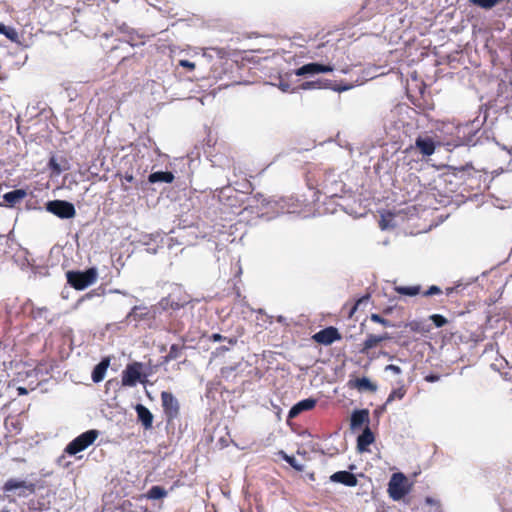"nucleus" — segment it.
<instances>
[{
    "mask_svg": "<svg viewBox=\"0 0 512 512\" xmlns=\"http://www.w3.org/2000/svg\"><path fill=\"white\" fill-rule=\"evenodd\" d=\"M67 282L76 290H84L97 280V270L89 268L83 272L69 271L66 274Z\"/></svg>",
    "mask_w": 512,
    "mask_h": 512,
    "instance_id": "obj_1",
    "label": "nucleus"
},
{
    "mask_svg": "<svg viewBox=\"0 0 512 512\" xmlns=\"http://www.w3.org/2000/svg\"><path fill=\"white\" fill-rule=\"evenodd\" d=\"M99 434V431L96 429H91L80 434L66 446L65 453L68 455H76L85 450L96 441Z\"/></svg>",
    "mask_w": 512,
    "mask_h": 512,
    "instance_id": "obj_2",
    "label": "nucleus"
},
{
    "mask_svg": "<svg viewBox=\"0 0 512 512\" xmlns=\"http://www.w3.org/2000/svg\"><path fill=\"white\" fill-rule=\"evenodd\" d=\"M143 363L133 362L128 364L122 372L121 382L123 386L134 387L137 382L145 383L147 375L142 374Z\"/></svg>",
    "mask_w": 512,
    "mask_h": 512,
    "instance_id": "obj_3",
    "label": "nucleus"
},
{
    "mask_svg": "<svg viewBox=\"0 0 512 512\" xmlns=\"http://www.w3.org/2000/svg\"><path fill=\"white\" fill-rule=\"evenodd\" d=\"M388 494L394 501L401 500L408 492L407 478L402 473H394L388 483Z\"/></svg>",
    "mask_w": 512,
    "mask_h": 512,
    "instance_id": "obj_4",
    "label": "nucleus"
},
{
    "mask_svg": "<svg viewBox=\"0 0 512 512\" xmlns=\"http://www.w3.org/2000/svg\"><path fill=\"white\" fill-rule=\"evenodd\" d=\"M46 210L61 219H70L76 215L74 205L65 200H52L47 202Z\"/></svg>",
    "mask_w": 512,
    "mask_h": 512,
    "instance_id": "obj_5",
    "label": "nucleus"
},
{
    "mask_svg": "<svg viewBox=\"0 0 512 512\" xmlns=\"http://www.w3.org/2000/svg\"><path fill=\"white\" fill-rule=\"evenodd\" d=\"M499 487L501 489L499 494V502L503 505L512 502V469L507 468L499 477Z\"/></svg>",
    "mask_w": 512,
    "mask_h": 512,
    "instance_id": "obj_6",
    "label": "nucleus"
},
{
    "mask_svg": "<svg viewBox=\"0 0 512 512\" xmlns=\"http://www.w3.org/2000/svg\"><path fill=\"white\" fill-rule=\"evenodd\" d=\"M161 401L164 413L168 421H171L179 415V403L172 393L163 391L161 393Z\"/></svg>",
    "mask_w": 512,
    "mask_h": 512,
    "instance_id": "obj_7",
    "label": "nucleus"
},
{
    "mask_svg": "<svg viewBox=\"0 0 512 512\" xmlns=\"http://www.w3.org/2000/svg\"><path fill=\"white\" fill-rule=\"evenodd\" d=\"M16 489L20 490L18 496L26 497L28 494H33L35 492V484L11 478L8 479L3 486L4 492H10Z\"/></svg>",
    "mask_w": 512,
    "mask_h": 512,
    "instance_id": "obj_8",
    "label": "nucleus"
},
{
    "mask_svg": "<svg viewBox=\"0 0 512 512\" xmlns=\"http://www.w3.org/2000/svg\"><path fill=\"white\" fill-rule=\"evenodd\" d=\"M312 339L318 344L327 346L331 345L335 341L341 340L342 336L337 328L329 326L315 333L312 336Z\"/></svg>",
    "mask_w": 512,
    "mask_h": 512,
    "instance_id": "obj_9",
    "label": "nucleus"
},
{
    "mask_svg": "<svg viewBox=\"0 0 512 512\" xmlns=\"http://www.w3.org/2000/svg\"><path fill=\"white\" fill-rule=\"evenodd\" d=\"M392 337L388 332L382 334L369 333L361 344L360 353L368 355L370 350L380 345L382 342L390 340Z\"/></svg>",
    "mask_w": 512,
    "mask_h": 512,
    "instance_id": "obj_10",
    "label": "nucleus"
},
{
    "mask_svg": "<svg viewBox=\"0 0 512 512\" xmlns=\"http://www.w3.org/2000/svg\"><path fill=\"white\" fill-rule=\"evenodd\" d=\"M334 70L332 65H324L320 63H308L295 71L297 76H304L307 74H319V73H327L332 72Z\"/></svg>",
    "mask_w": 512,
    "mask_h": 512,
    "instance_id": "obj_11",
    "label": "nucleus"
},
{
    "mask_svg": "<svg viewBox=\"0 0 512 512\" xmlns=\"http://www.w3.org/2000/svg\"><path fill=\"white\" fill-rule=\"evenodd\" d=\"M347 386L350 389H357L359 392L368 391L374 393L377 390V385L371 382L367 377L350 379L347 382Z\"/></svg>",
    "mask_w": 512,
    "mask_h": 512,
    "instance_id": "obj_12",
    "label": "nucleus"
},
{
    "mask_svg": "<svg viewBox=\"0 0 512 512\" xmlns=\"http://www.w3.org/2000/svg\"><path fill=\"white\" fill-rule=\"evenodd\" d=\"M316 404L317 400L314 398H307L299 401L289 410L288 419L296 418L302 412L314 409Z\"/></svg>",
    "mask_w": 512,
    "mask_h": 512,
    "instance_id": "obj_13",
    "label": "nucleus"
},
{
    "mask_svg": "<svg viewBox=\"0 0 512 512\" xmlns=\"http://www.w3.org/2000/svg\"><path fill=\"white\" fill-rule=\"evenodd\" d=\"M332 482L341 483L348 487H354L358 484L357 477L349 471H337L330 476Z\"/></svg>",
    "mask_w": 512,
    "mask_h": 512,
    "instance_id": "obj_14",
    "label": "nucleus"
},
{
    "mask_svg": "<svg viewBox=\"0 0 512 512\" xmlns=\"http://www.w3.org/2000/svg\"><path fill=\"white\" fill-rule=\"evenodd\" d=\"M370 421L368 409H359L353 411L350 420L351 429H359L363 425L368 426Z\"/></svg>",
    "mask_w": 512,
    "mask_h": 512,
    "instance_id": "obj_15",
    "label": "nucleus"
},
{
    "mask_svg": "<svg viewBox=\"0 0 512 512\" xmlns=\"http://www.w3.org/2000/svg\"><path fill=\"white\" fill-rule=\"evenodd\" d=\"M415 147L423 156H431L435 152V142L430 137L418 136L415 140Z\"/></svg>",
    "mask_w": 512,
    "mask_h": 512,
    "instance_id": "obj_16",
    "label": "nucleus"
},
{
    "mask_svg": "<svg viewBox=\"0 0 512 512\" xmlns=\"http://www.w3.org/2000/svg\"><path fill=\"white\" fill-rule=\"evenodd\" d=\"M137 418L141 422L142 426L149 430L153 426V414L150 410L142 404H137L135 407Z\"/></svg>",
    "mask_w": 512,
    "mask_h": 512,
    "instance_id": "obj_17",
    "label": "nucleus"
},
{
    "mask_svg": "<svg viewBox=\"0 0 512 512\" xmlns=\"http://www.w3.org/2000/svg\"><path fill=\"white\" fill-rule=\"evenodd\" d=\"M375 440L374 434L371 429L366 426L362 434L357 438V449L360 452L368 450V446L371 445Z\"/></svg>",
    "mask_w": 512,
    "mask_h": 512,
    "instance_id": "obj_18",
    "label": "nucleus"
},
{
    "mask_svg": "<svg viewBox=\"0 0 512 512\" xmlns=\"http://www.w3.org/2000/svg\"><path fill=\"white\" fill-rule=\"evenodd\" d=\"M109 366V359H103L100 363H98L93 371H92V380L95 383L101 382L106 374V371Z\"/></svg>",
    "mask_w": 512,
    "mask_h": 512,
    "instance_id": "obj_19",
    "label": "nucleus"
},
{
    "mask_svg": "<svg viewBox=\"0 0 512 512\" xmlns=\"http://www.w3.org/2000/svg\"><path fill=\"white\" fill-rule=\"evenodd\" d=\"M149 311L147 307L134 306L127 315V320L132 322H139L148 317Z\"/></svg>",
    "mask_w": 512,
    "mask_h": 512,
    "instance_id": "obj_20",
    "label": "nucleus"
},
{
    "mask_svg": "<svg viewBox=\"0 0 512 512\" xmlns=\"http://www.w3.org/2000/svg\"><path fill=\"white\" fill-rule=\"evenodd\" d=\"M26 194L25 190L16 189L4 194L3 198L9 206H13L23 200L26 197Z\"/></svg>",
    "mask_w": 512,
    "mask_h": 512,
    "instance_id": "obj_21",
    "label": "nucleus"
},
{
    "mask_svg": "<svg viewBox=\"0 0 512 512\" xmlns=\"http://www.w3.org/2000/svg\"><path fill=\"white\" fill-rule=\"evenodd\" d=\"M174 174L169 171H158L151 173L148 177L150 183L164 182V183H172L174 180Z\"/></svg>",
    "mask_w": 512,
    "mask_h": 512,
    "instance_id": "obj_22",
    "label": "nucleus"
},
{
    "mask_svg": "<svg viewBox=\"0 0 512 512\" xmlns=\"http://www.w3.org/2000/svg\"><path fill=\"white\" fill-rule=\"evenodd\" d=\"M395 292H397L400 295L405 296H416L420 294L421 292V286L420 285H413V286H395L394 287Z\"/></svg>",
    "mask_w": 512,
    "mask_h": 512,
    "instance_id": "obj_23",
    "label": "nucleus"
},
{
    "mask_svg": "<svg viewBox=\"0 0 512 512\" xmlns=\"http://www.w3.org/2000/svg\"><path fill=\"white\" fill-rule=\"evenodd\" d=\"M183 348L184 346L172 344L168 354L163 357L162 363H168L172 360L178 359L182 354Z\"/></svg>",
    "mask_w": 512,
    "mask_h": 512,
    "instance_id": "obj_24",
    "label": "nucleus"
},
{
    "mask_svg": "<svg viewBox=\"0 0 512 512\" xmlns=\"http://www.w3.org/2000/svg\"><path fill=\"white\" fill-rule=\"evenodd\" d=\"M166 495H167V491L163 487L156 485V486H152L148 490L146 497L151 500H156V499L164 498V497H166Z\"/></svg>",
    "mask_w": 512,
    "mask_h": 512,
    "instance_id": "obj_25",
    "label": "nucleus"
},
{
    "mask_svg": "<svg viewBox=\"0 0 512 512\" xmlns=\"http://www.w3.org/2000/svg\"><path fill=\"white\" fill-rule=\"evenodd\" d=\"M406 392H407V390L404 385L392 390L386 400V404H388L396 399L401 400L405 396Z\"/></svg>",
    "mask_w": 512,
    "mask_h": 512,
    "instance_id": "obj_26",
    "label": "nucleus"
},
{
    "mask_svg": "<svg viewBox=\"0 0 512 512\" xmlns=\"http://www.w3.org/2000/svg\"><path fill=\"white\" fill-rule=\"evenodd\" d=\"M280 455L282 456V459L286 461L296 471L302 472L304 470V466L302 464H299L293 456L287 455L283 451L280 452Z\"/></svg>",
    "mask_w": 512,
    "mask_h": 512,
    "instance_id": "obj_27",
    "label": "nucleus"
},
{
    "mask_svg": "<svg viewBox=\"0 0 512 512\" xmlns=\"http://www.w3.org/2000/svg\"><path fill=\"white\" fill-rule=\"evenodd\" d=\"M501 1L502 0H469L470 3L484 9H491Z\"/></svg>",
    "mask_w": 512,
    "mask_h": 512,
    "instance_id": "obj_28",
    "label": "nucleus"
},
{
    "mask_svg": "<svg viewBox=\"0 0 512 512\" xmlns=\"http://www.w3.org/2000/svg\"><path fill=\"white\" fill-rule=\"evenodd\" d=\"M370 320L372 322H375V323H378V324H381L383 327H393L394 325L392 324V322L384 317H382L381 315L379 314H376V313H372L370 315Z\"/></svg>",
    "mask_w": 512,
    "mask_h": 512,
    "instance_id": "obj_29",
    "label": "nucleus"
},
{
    "mask_svg": "<svg viewBox=\"0 0 512 512\" xmlns=\"http://www.w3.org/2000/svg\"><path fill=\"white\" fill-rule=\"evenodd\" d=\"M0 34L5 35L8 39L15 41L17 38V32L14 28L6 27L4 24L0 23Z\"/></svg>",
    "mask_w": 512,
    "mask_h": 512,
    "instance_id": "obj_30",
    "label": "nucleus"
},
{
    "mask_svg": "<svg viewBox=\"0 0 512 512\" xmlns=\"http://www.w3.org/2000/svg\"><path fill=\"white\" fill-rule=\"evenodd\" d=\"M393 217H394V215L392 213L383 214L381 216V220L379 222L381 229H387V228L393 227V225L391 224Z\"/></svg>",
    "mask_w": 512,
    "mask_h": 512,
    "instance_id": "obj_31",
    "label": "nucleus"
},
{
    "mask_svg": "<svg viewBox=\"0 0 512 512\" xmlns=\"http://www.w3.org/2000/svg\"><path fill=\"white\" fill-rule=\"evenodd\" d=\"M429 319L434 323V325L438 328L443 327L447 324V319L440 314H433L429 317Z\"/></svg>",
    "mask_w": 512,
    "mask_h": 512,
    "instance_id": "obj_32",
    "label": "nucleus"
},
{
    "mask_svg": "<svg viewBox=\"0 0 512 512\" xmlns=\"http://www.w3.org/2000/svg\"><path fill=\"white\" fill-rule=\"evenodd\" d=\"M368 300H369V295H366V296H363V297L359 298L354 303V305L351 307L350 312H349V317H352L355 314V312L357 311V309L361 305V303H363L365 301H368Z\"/></svg>",
    "mask_w": 512,
    "mask_h": 512,
    "instance_id": "obj_33",
    "label": "nucleus"
},
{
    "mask_svg": "<svg viewBox=\"0 0 512 512\" xmlns=\"http://www.w3.org/2000/svg\"><path fill=\"white\" fill-rule=\"evenodd\" d=\"M272 316L266 314L262 309L257 312V320H261L263 323L272 324Z\"/></svg>",
    "mask_w": 512,
    "mask_h": 512,
    "instance_id": "obj_34",
    "label": "nucleus"
},
{
    "mask_svg": "<svg viewBox=\"0 0 512 512\" xmlns=\"http://www.w3.org/2000/svg\"><path fill=\"white\" fill-rule=\"evenodd\" d=\"M442 293V290L436 286V285H432L429 287V289H427L426 291L423 292V296H432V295H437V294H441Z\"/></svg>",
    "mask_w": 512,
    "mask_h": 512,
    "instance_id": "obj_35",
    "label": "nucleus"
},
{
    "mask_svg": "<svg viewBox=\"0 0 512 512\" xmlns=\"http://www.w3.org/2000/svg\"><path fill=\"white\" fill-rule=\"evenodd\" d=\"M122 181H126V182H133L134 181V176L132 173L130 172H125V174L122 176ZM122 187H123V190L124 191H128L129 190V187L125 186L124 185V182H122Z\"/></svg>",
    "mask_w": 512,
    "mask_h": 512,
    "instance_id": "obj_36",
    "label": "nucleus"
},
{
    "mask_svg": "<svg viewBox=\"0 0 512 512\" xmlns=\"http://www.w3.org/2000/svg\"><path fill=\"white\" fill-rule=\"evenodd\" d=\"M179 65H180L181 67H183V68L188 69L189 71L194 70V69H195V66H196L194 62H191V61H189V60H187V59H182V60H180V61H179Z\"/></svg>",
    "mask_w": 512,
    "mask_h": 512,
    "instance_id": "obj_37",
    "label": "nucleus"
},
{
    "mask_svg": "<svg viewBox=\"0 0 512 512\" xmlns=\"http://www.w3.org/2000/svg\"><path fill=\"white\" fill-rule=\"evenodd\" d=\"M386 370H389L391 372H393L394 374H400L401 373V368L397 365H394V364H389L386 366Z\"/></svg>",
    "mask_w": 512,
    "mask_h": 512,
    "instance_id": "obj_38",
    "label": "nucleus"
},
{
    "mask_svg": "<svg viewBox=\"0 0 512 512\" xmlns=\"http://www.w3.org/2000/svg\"><path fill=\"white\" fill-rule=\"evenodd\" d=\"M440 379V375H437V374H429L425 377V380L427 382H430V383H433V382H436Z\"/></svg>",
    "mask_w": 512,
    "mask_h": 512,
    "instance_id": "obj_39",
    "label": "nucleus"
},
{
    "mask_svg": "<svg viewBox=\"0 0 512 512\" xmlns=\"http://www.w3.org/2000/svg\"><path fill=\"white\" fill-rule=\"evenodd\" d=\"M243 192L248 193L252 191V184L249 181H246L241 185Z\"/></svg>",
    "mask_w": 512,
    "mask_h": 512,
    "instance_id": "obj_40",
    "label": "nucleus"
},
{
    "mask_svg": "<svg viewBox=\"0 0 512 512\" xmlns=\"http://www.w3.org/2000/svg\"><path fill=\"white\" fill-rule=\"evenodd\" d=\"M210 339L214 342H217V341H222L224 339H227L226 337L222 336L221 334L219 333H214L210 336Z\"/></svg>",
    "mask_w": 512,
    "mask_h": 512,
    "instance_id": "obj_41",
    "label": "nucleus"
},
{
    "mask_svg": "<svg viewBox=\"0 0 512 512\" xmlns=\"http://www.w3.org/2000/svg\"><path fill=\"white\" fill-rule=\"evenodd\" d=\"M17 391H18L19 395H26V394H28V390L25 387H18Z\"/></svg>",
    "mask_w": 512,
    "mask_h": 512,
    "instance_id": "obj_42",
    "label": "nucleus"
},
{
    "mask_svg": "<svg viewBox=\"0 0 512 512\" xmlns=\"http://www.w3.org/2000/svg\"><path fill=\"white\" fill-rule=\"evenodd\" d=\"M51 166L53 167V169H54L55 171H57V172H59V171H60L58 164H57V163H55V162H54V160H51Z\"/></svg>",
    "mask_w": 512,
    "mask_h": 512,
    "instance_id": "obj_43",
    "label": "nucleus"
},
{
    "mask_svg": "<svg viewBox=\"0 0 512 512\" xmlns=\"http://www.w3.org/2000/svg\"><path fill=\"white\" fill-rule=\"evenodd\" d=\"M314 85V82H307L303 85L304 88H308Z\"/></svg>",
    "mask_w": 512,
    "mask_h": 512,
    "instance_id": "obj_44",
    "label": "nucleus"
},
{
    "mask_svg": "<svg viewBox=\"0 0 512 512\" xmlns=\"http://www.w3.org/2000/svg\"><path fill=\"white\" fill-rule=\"evenodd\" d=\"M277 321H278L279 323H282V322H284V321H285V317H283V316H278V317H277Z\"/></svg>",
    "mask_w": 512,
    "mask_h": 512,
    "instance_id": "obj_45",
    "label": "nucleus"
},
{
    "mask_svg": "<svg viewBox=\"0 0 512 512\" xmlns=\"http://www.w3.org/2000/svg\"><path fill=\"white\" fill-rule=\"evenodd\" d=\"M229 343L230 344H235L236 343V339L235 338H229Z\"/></svg>",
    "mask_w": 512,
    "mask_h": 512,
    "instance_id": "obj_46",
    "label": "nucleus"
},
{
    "mask_svg": "<svg viewBox=\"0 0 512 512\" xmlns=\"http://www.w3.org/2000/svg\"><path fill=\"white\" fill-rule=\"evenodd\" d=\"M452 291H453V288H447L446 289V294L449 295Z\"/></svg>",
    "mask_w": 512,
    "mask_h": 512,
    "instance_id": "obj_47",
    "label": "nucleus"
},
{
    "mask_svg": "<svg viewBox=\"0 0 512 512\" xmlns=\"http://www.w3.org/2000/svg\"><path fill=\"white\" fill-rule=\"evenodd\" d=\"M225 190H229V191H231V192H232V189H231L230 187L224 188V189L222 190V193H223Z\"/></svg>",
    "mask_w": 512,
    "mask_h": 512,
    "instance_id": "obj_48",
    "label": "nucleus"
},
{
    "mask_svg": "<svg viewBox=\"0 0 512 512\" xmlns=\"http://www.w3.org/2000/svg\"><path fill=\"white\" fill-rule=\"evenodd\" d=\"M232 168H233L234 171L236 170V166H235L234 162H233Z\"/></svg>",
    "mask_w": 512,
    "mask_h": 512,
    "instance_id": "obj_49",
    "label": "nucleus"
}]
</instances>
